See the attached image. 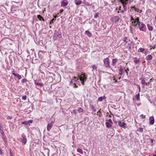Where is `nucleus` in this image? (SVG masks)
I'll list each match as a JSON object with an SVG mask.
<instances>
[{
  "label": "nucleus",
  "instance_id": "obj_52",
  "mask_svg": "<svg viewBox=\"0 0 156 156\" xmlns=\"http://www.w3.org/2000/svg\"><path fill=\"white\" fill-rule=\"evenodd\" d=\"M10 156H13V155L12 154V153L11 152V151H10Z\"/></svg>",
  "mask_w": 156,
  "mask_h": 156
},
{
  "label": "nucleus",
  "instance_id": "obj_58",
  "mask_svg": "<svg viewBox=\"0 0 156 156\" xmlns=\"http://www.w3.org/2000/svg\"><path fill=\"white\" fill-rule=\"evenodd\" d=\"M131 9H134V8H135V7H134V6H131Z\"/></svg>",
  "mask_w": 156,
  "mask_h": 156
},
{
  "label": "nucleus",
  "instance_id": "obj_48",
  "mask_svg": "<svg viewBox=\"0 0 156 156\" xmlns=\"http://www.w3.org/2000/svg\"><path fill=\"white\" fill-rule=\"evenodd\" d=\"M0 154L1 155H2V152L1 149H0Z\"/></svg>",
  "mask_w": 156,
  "mask_h": 156
},
{
  "label": "nucleus",
  "instance_id": "obj_14",
  "mask_svg": "<svg viewBox=\"0 0 156 156\" xmlns=\"http://www.w3.org/2000/svg\"><path fill=\"white\" fill-rule=\"evenodd\" d=\"M2 138L3 140V141L4 142L5 146H6L7 143V139L6 137H5L4 136H2Z\"/></svg>",
  "mask_w": 156,
  "mask_h": 156
},
{
  "label": "nucleus",
  "instance_id": "obj_32",
  "mask_svg": "<svg viewBox=\"0 0 156 156\" xmlns=\"http://www.w3.org/2000/svg\"><path fill=\"white\" fill-rule=\"evenodd\" d=\"M77 111L79 113L82 112L83 111V109H82V108H79L77 109Z\"/></svg>",
  "mask_w": 156,
  "mask_h": 156
},
{
  "label": "nucleus",
  "instance_id": "obj_33",
  "mask_svg": "<svg viewBox=\"0 0 156 156\" xmlns=\"http://www.w3.org/2000/svg\"><path fill=\"white\" fill-rule=\"evenodd\" d=\"M92 67L93 70H97V66L96 65H93Z\"/></svg>",
  "mask_w": 156,
  "mask_h": 156
},
{
  "label": "nucleus",
  "instance_id": "obj_25",
  "mask_svg": "<svg viewBox=\"0 0 156 156\" xmlns=\"http://www.w3.org/2000/svg\"><path fill=\"white\" fill-rule=\"evenodd\" d=\"M147 27L148 29L150 31H152L153 30V28L152 26H151L149 24H147Z\"/></svg>",
  "mask_w": 156,
  "mask_h": 156
},
{
  "label": "nucleus",
  "instance_id": "obj_50",
  "mask_svg": "<svg viewBox=\"0 0 156 156\" xmlns=\"http://www.w3.org/2000/svg\"><path fill=\"white\" fill-rule=\"evenodd\" d=\"M125 11H124V10H122V11H121L120 12L122 13H123Z\"/></svg>",
  "mask_w": 156,
  "mask_h": 156
},
{
  "label": "nucleus",
  "instance_id": "obj_40",
  "mask_svg": "<svg viewBox=\"0 0 156 156\" xmlns=\"http://www.w3.org/2000/svg\"><path fill=\"white\" fill-rule=\"evenodd\" d=\"M124 70H125V72H126V73L127 74V75H128V71L129 70V69L127 68L126 69H124Z\"/></svg>",
  "mask_w": 156,
  "mask_h": 156
},
{
  "label": "nucleus",
  "instance_id": "obj_28",
  "mask_svg": "<svg viewBox=\"0 0 156 156\" xmlns=\"http://www.w3.org/2000/svg\"><path fill=\"white\" fill-rule=\"evenodd\" d=\"M77 151L78 152H79L81 154H83V150L80 148H78L77 150Z\"/></svg>",
  "mask_w": 156,
  "mask_h": 156
},
{
  "label": "nucleus",
  "instance_id": "obj_35",
  "mask_svg": "<svg viewBox=\"0 0 156 156\" xmlns=\"http://www.w3.org/2000/svg\"><path fill=\"white\" fill-rule=\"evenodd\" d=\"M135 19H134L133 17L131 16L130 21L132 23H133V21L135 20Z\"/></svg>",
  "mask_w": 156,
  "mask_h": 156
},
{
  "label": "nucleus",
  "instance_id": "obj_24",
  "mask_svg": "<svg viewBox=\"0 0 156 156\" xmlns=\"http://www.w3.org/2000/svg\"><path fill=\"white\" fill-rule=\"evenodd\" d=\"M134 62L136 64H138L139 63V62H140V60L138 58H134Z\"/></svg>",
  "mask_w": 156,
  "mask_h": 156
},
{
  "label": "nucleus",
  "instance_id": "obj_41",
  "mask_svg": "<svg viewBox=\"0 0 156 156\" xmlns=\"http://www.w3.org/2000/svg\"><path fill=\"white\" fill-rule=\"evenodd\" d=\"M73 112L74 113L76 114V113H77V112H78L77 110H76V109H74L73 110Z\"/></svg>",
  "mask_w": 156,
  "mask_h": 156
},
{
  "label": "nucleus",
  "instance_id": "obj_36",
  "mask_svg": "<svg viewBox=\"0 0 156 156\" xmlns=\"http://www.w3.org/2000/svg\"><path fill=\"white\" fill-rule=\"evenodd\" d=\"M129 44L127 45V47L129 48V49H131V46H132V45L131 44H129V43H128Z\"/></svg>",
  "mask_w": 156,
  "mask_h": 156
},
{
  "label": "nucleus",
  "instance_id": "obj_60",
  "mask_svg": "<svg viewBox=\"0 0 156 156\" xmlns=\"http://www.w3.org/2000/svg\"><path fill=\"white\" fill-rule=\"evenodd\" d=\"M134 39L135 40H137L138 38H137V37H136L134 38Z\"/></svg>",
  "mask_w": 156,
  "mask_h": 156
},
{
  "label": "nucleus",
  "instance_id": "obj_5",
  "mask_svg": "<svg viewBox=\"0 0 156 156\" xmlns=\"http://www.w3.org/2000/svg\"><path fill=\"white\" fill-rule=\"evenodd\" d=\"M54 123V121H51L50 123L48 124L47 126V130L48 131H49L50 130Z\"/></svg>",
  "mask_w": 156,
  "mask_h": 156
},
{
  "label": "nucleus",
  "instance_id": "obj_17",
  "mask_svg": "<svg viewBox=\"0 0 156 156\" xmlns=\"http://www.w3.org/2000/svg\"><path fill=\"white\" fill-rule=\"evenodd\" d=\"M75 4L76 5H79L82 3V1L81 0H75Z\"/></svg>",
  "mask_w": 156,
  "mask_h": 156
},
{
  "label": "nucleus",
  "instance_id": "obj_38",
  "mask_svg": "<svg viewBox=\"0 0 156 156\" xmlns=\"http://www.w3.org/2000/svg\"><path fill=\"white\" fill-rule=\"evenodd\" d=\"M140 116L142 119H144L145 118L146 116L145 115H144L143 114H141L140 115Z\"/></svg>",
  "mask_w": 156,
  "mask_h": 156
},
{
  "label": "nucleus",
  "instance_id": "obj_37",
  "mask_svg": "<svg viewBox=\"0 0 156 156\" xmlns=\"http://www.w3.org/2000/svg\"><path fill=\"white\" fill-rule=\"evenodd\" d=\"M27 97L26 95H24L22 97V99L23 100H25L27 99Z\"/></svg>",
  "mask_w": 156,
  "mask_h": 156
},
{
  "label": "nucleus",
  "instance_id": "obj_51",
  "mask_svg": "<svg viewBox=\"0 0 156 156\" xmlns=\"http://www.w3.org/2000/svg\"><path fill=\"white\" fill-rule=\"evenodd\" d=\"M134 10H135L136 12H138V11H137V10H138V9H136V8H134Z\"/></svg>",
  "mask_w": 156,
  "mask_h": 156
},
{
  "label": "nucleus",
  "instance_id": "obj_21",
  "mask_svg": "<svg viewBox=\"0 0 156 156\" xmlns=\"http://www.w3.org/2000/svg\"><path fill=\"white\" fill-rule=\"evenodd\" d=\"M85 34L89 37H90L92 35L91 33L88 30H86L85 31Z\"/></svg>",
  "mask_w": 156,
  "mask_h": 156
},
{
  "label": "nucleus",
  "instance_id": "obj_4",
  "mask_svg": "<svg viewBox=\"0 0 156 156\" xmlns=\"http://www.w3.org/2000/svg\"><path fill=\"white\" fill-rule=\"evenodd\" d=\"M119 20V17L118 16H116L112 17L111 19V20L113 22L117 23Z\"/></svg>",
  "mask_w": 156,
  "mask_h": 156
},
{
  "label": "nucleus",
  "instance_id": "obj_13",
  "mask_svg": "<svg viewBox=\"0 0 156 156\" xmlns=\"http://www.w3.org/2000/svg\"><path fill=\"white\" fill-rule=\"evenodd\" d=\"M117 58L112 59V65L113 66H115L117 63Z\"/></svg>",
  "mask_w": 156,
  "mask_h": 156
},
{
  "label": "nucleus",
  "instance_id": "obj_26",
  "mask_svg": "<svg viewBox=\"0 0 156 156\" xmlns=\"http://www.w3.org/2000/svg\"><path fill=\"white\" fill-rule=\"evenodd\" d=\"M135 98H136V100L138 101H139L140 100V93H138L136 95H135Z\"/></svg>",
  "mask_w": 156,
  "mask_h": 156
},
{
  "label": "nucleus",
  "instance_id": "obj_10",
  "mask_svg": "<svg viewBox=\"0 0 156 156\" xmlns=\"http://www.w3.org/2000/svg\"><path fill=\"white\" fill-rule=\"evenodd\" d=\"M33 121L32 120H29L27 121H25L22 122L23 124H25L26 125H30V123H32Z\"/></svg>",
  "mask_w": 156,
  "mask_h": 156
},
{
  "label": "nucleus",
  "instance_id": "obj_44",
  "mask_svg": "<svg viewBox=\"0 0 156 156\" xmlns=\"http://www.w3.org/2000/svg\"><path fill=\"white\" fill-rule=\"evenodd\" d=\"M98 17V14L97 13L94 16V17L95 18H97Z\"/></svg>",
  "mask_w": 156,
  "mask_h": 156
},
{
  "label": "nucleus",
  "instance_id": "obj_27",
  "mask_svg": "<svg viewBox=\"0 0 156 156\" xmlns=\"http://www.w3.org/2000/svg\"><path fill=\"white\" fill-rule=\"evenodd\" d=\"M37 18L40 20H42L43 21H44V19L40 15H39L37 16Z\"/></svg>",
  "mask_w": 156,
  "mask_h": 156
},
{
  "label": "nucleus",
  "instance_id": "obj_29",
  "mask_svg": "<svg viewBox=\"0 0 156 156\" xmlns=\"http://www.w3.org/2000/svg\"><path fill=\"white\" fill-rule=\"evenodd\" d=\"M35 84L37 86H40V87H42V86H43V83H35Z\"/></svg>",
  "mask_w": 156,
  "mask_h": 156
},
{
  "label": "nucleus",
  "instance_id": "obj_49",
  "mask_svg": "<svg viewBox=\"0 0 156 156\" xmlns=\"http://www.w3.org/2000/svg\"><path fill=\"white\" fill-rule=\"evenodd\" d=\"M63 9H61V10H60V13H61L62 12H63Z\"/></svg>",
  "mask_w": 156,
  "mask_h": 156
},
{
  "label": "nucleus",
  "instance_id": "obj_55",
  "mask_svg": "<svg viewBox=\"0 0 156 156\" xmlns=\"http://www.w3.org/2000/svg\"><path fill=\"white\" fill-rule=\"evenodd\" d=\"M93 111L94 112H96V110L94 108H93V109H92Z\"/></svg>",
  "mask_w": 156,
  "mask_h": 156
},
{
  "label": "nucleus",
  "instance_id": "obj_22",
  "mask_svg": "<svg viewBox=\"0 0 156 156\" xmlns=\"http://www.w3.org/2000/svg\"><path fill=\"white\" fill-rule=\"evenodd\" d=\"M68 5V3L64 2V0H63L61 3V6H66Z\"/></svg>",
  "mask_w": 156,
  "mask_h": 156
},
{
  "label": "nucleus",
  "instance_id": "obj_6",
  "mask_svg": "<svg viewBox=\"0 0 156 156\" xmlns=\"http://www.w3.org/2000/svg\"><path fill=\"white\" fill-rule=\"evenodd\" d=\"M104 63L106 67H110L109 63L108 61V58H106L104 59Z\"/></svg>",
  "mask_w": 156,
  "mask_h": 156
},
{
  "label": "nucleus",
  "instance_id": "obj_62",
  "mask_svg": "<svg viewBox=\"0 0 156 156\" xmlns=\"http://www.w3.org/2000/svg\"><path fill=\"white\" fill-rule=\"evenodd\" d=\"M54 20H55V19H54V18H53V19H52V20L51 21H52V22H53Z\"/></svg>",
  "mask_w": 156,
  "mask_h": 156
},
{
  "label": "nucleus",
  "instance_id": "obj_9",
  "mask_svg": "<svg viewBox=\"0 0 156 156\" xmlns=\"http://www.w3.org/2000/svg\"><path fill=\"white\" fill-rule=\"evenodd\" d=\"M139 17H137L135 19V20L133 21V25L135 26H136L138 24H139Z\"/></svg>",
  "mask_w": 156,
  "mask_h": 156
},
{
  "label": "nucleus",
  "instance_id": "obj_18",
  "mask_svg": "<svg viewBox=\"0 0 156 156\" xmlns=\"http://www.w3.org/2000/svg\"><path fill=\"white\" fill-rule=\"evenodd\" d=\"M152 56L151 55H148L146 57V59L147 61L151 60L152 59Z\"/></svg>",
  "mask_w": 156,
  "mask_h": 156
},
{
  "label": "nucleus",
  "instance_id": "obj_12",
  "mask_svg": "<svg viewBox=\"0 0 156 156\" xmlns=\"http://www.w3.org/2000/svg\"><path fill=\"white\" fill-rule=\"evenodd\" d=\"M113 124L110 122H106L105 123L106 127L108 128H111Z\"/></svg>",
  "mask_w": 156,
  "mask_h": 156
},
{
  "label": "nucleus",
  "instance_id": "obj_23",
  "mask_svg": "<svg viewBox=\"0 0 156 156\" xmlns=\"http://www.w3.org/2000/svg\"><path fill=\"white\" fill-rule=\"evenodd\" d=\"M127 4V3L126 2L122 3L123 8L125 11H126V5Z\"/></svg>",
  "mask_w": 156,
  "mask_h": 156
},
{
  "label": "nucleus",
  "instance_id": "obj_53",
  "mask_svg": "<svg viewBox=\"0 0 156 156\" xmlns=\"http://www.w3.org/2000/svg\"><path fill=\"white\" fill-rule=\"evenodd\" d=\"M149 82H147L146 85H149Z\"/></svg>",
  "mask_w": 156,
  "mask_h": 156
},
{
  "label": "nucleus",
  "instance_id": "obj_3",
  "mask_svg": "<svg viewBox=\"0 0 156 156\" xmlns=\"http://www.w3.org/2000/svg\"><path fill=\"white\" fill-rule=\"evenodd\" d=\"M118 125L120 127L124 129H126L127 128L126 124L123 122L119 121Z\"/></svg>",
  "mask_w": 156,
  "mask_h": 156
},
{
  "label": "nucleus",
  "instance_id": "obj_61",
  "mask_svg": "<svg viewBox=\"0 0 156 156\" xmlns=\"http://www.w3.org/2000/svg\"><path fill=\"white\" fill-rule=\"evenodd\" d=\"M139 91H140V87L139 86Z\"/></svg>",
  "mask_w": 156,
  "mask_h": 156
},
{
  "label": "nucleus",
  "instance_id": "obj_42",
  "mask_svg": "<svg viewBox=\"0 0 156 156\" xmlns=\"http://www.w3.org/2000/svg\"><path fill=\"white\" fill-rule=\"evenodd\" d=\"M2 130V125L1 123H0V131Z\"/></svg>",
  "mask_w": 156,
  "mask_h": 156
},
{
  "label": "nucleus",
  "instance_id": "obj_19",
  "mask_svg": "<svg viewBox=\"0 0 156 156\" xmlns=\"http://www.w3.org/2000/svg\"><path fill=\"white\" fill-rule=\"evenodd\" d=\"M105 98H106V97L105 96L101 97H99L98 98V101H102V100H103L105 99Z\"/></svg>",
  "mask_w": 156,
  "mask_h": 156
},
{
  "label": "nucleus",
  "instance_id": "obj_15",
  "mask_svg": "<svg viewBox=\"0 0 156 156\" xmlns=\"http://www.w3.org/2000/svg\"><path fill=\"white\" fill-rule=\"evenodd\" d=\"M119 75H122L125 72L124 69L122 68H121L119 69Z\"/></svg>",
  "mask_w": 156,
  "mask_h": 156
},
{
  "label": "nucleus",
  "instance_id": "obj_46",
  "mask_svg": "<svg viewBox=\"0 0 156 156\" xmlns=\"http://www.w3.org/2000/svg\"><path fill=\"white\" fill-rule=\"evenodd\" d=\"M12 118V116H8L7 117L8 119H11Z\"/></svg>",
  "mask_w": 156,
  "mask_h": 156
},
{
  "label": "nucleus",
  "instance_id": "obj_57",
  "mask_svg": "<svg viewBox=\"0 0 156 156\" xmlns=\"http://www.w3.org/2000/svg\"><path fill=\"white\" fill-rule=\"evenodd\" d=\"M74 86L75 87H77V86L76 85V84L75 83H74Z\"/></svg>",
  "mask_w": 156,
  "mask_h": 156
},
{
  "label": "nucleus",
  "instance_id": "obj_45",
  "mask_svg": "<svg viewBox=\"0 0 156 156\" xmlns=\"http://www.w3.org/2000/svg\"><path fill=\"white\" fill-rule=\"evenodd\" d=\"M127 1H126V0H120V2H121V3H123V2H126Z\"/></svg>",
  "mask_w": 156,
  "mask_h": 156
},
{
  "label": "nucleus",
  "instance_id": "obj_1",
  "mask_svg": "<svg viewBox=\"0 0 156 156\" xmlns=\"http://www.w3.org/2000/svg\"><path fill=\"white\" fill-rule=\"evenodd\" d=\"M139 28L140 30L145 32L146 30V25L143 23L140 22L138 24Z\"/></svg>",
  "mask_w": 156,
  "mask_h": 156
},
{
  "label": "nucleus",
  "instance_id": "obj_2",
  "mask_svg": "<svg viewBox=\"0 0 156 156\" xmlns=\"http://www.w3.org/2000/svg\"><path fill=\"white\" fill-rule=\"evenodd\" d=\"M78 77L79 78L80 80L81 81V83L83 85H84V82L86 80L87 77H85L84 74H81V75Z\"/></svg>",
  "mask_w": 156,
  "mask_h": 156
},
{
  "label": "nucleus",
  "instance_id": "obj_16",
  "mask_svg": "<svg viewBox=\"0 0 156 156\" xmlns=\"http://www.w3.org/2000/svg\"><path fill=\"white\" fill-rule=\"evenodd\" d=\"M148 81V79H147L146 78H145L142 80L141 83L143 84L146 85L147 82Z\"/></svg>",
  "mask_w": 156,
  "mask_h": 156
},
{
  "label": "nucleus",
  "instance_id": "obj_39",
  "mask_svg": "<svg viewBox=\"0 0 156 156\" xmlns=\"http://www.w3.org/2000/svg\"><path fill=\"white\" fill-rule=\"evenodd\" d=\"M57 36H58V37L59 38H60L61 37H62V34L60 33H59V34H58L57 35Z\"/></svg>",
  "mask_w": 156,
  "mask_h": 156
},
{
  "label": "nucleus",
  "instance_id": "obj_31",
  "mask_svg": "<svg viewBox=\"0 0 156 156\" xmlns=\"http://www.w3.org/2000/svg\"><path fill=\"white\" fill-rule=\"evenodd\" d=\"M144 48H141L138 49V52H143L144 51Z\"/></svg>",
  "mask_w": 156,
  "mask_h": 156
},
{
  "label": "nucleus",
  "instance_id": "obj_47",
  "mask_svg": "<svg viewBox=\"0 0 156 156\" xmlns=\"http://www.w3.org/2000/svg\"><path fill=\"white\" fill-rule=\"evenodd\" d=\"M78 79H79L77 78L74 77V79H73V80H74L75 81H76L77 80H78Z\"/></svg>",
  "mask_w": 156,
  "mask_h": 156
},
{
  "label": "nucleus",
  "instance_id": "obj_30",
  "mask_svg": "<svg viewBox=\"0 0 156 156\" xmlns=\"http://www.w3.org/2000/svg\"><path fill=\"white\" fill-rule=\"evenodd\" d=\"M106 122H110L112 123H113V122L111 119H106Z\"/></svg>",
  "mask_w": 156,
  "mask_h": 156
},
{
  "label": "nucleus",
  "instance_id": "obj_20",
  "mask_svg": "<svg viewBox=\"0 0 156 156\" xmlns=\"http://www.w3.org/2000/svg\"><path fill=\"white\" fill-rule=\"evenodd\" d=\"M123 41L125 42L126 43H127L129 41H130V39H128L127 37H125L123 38Z\"/></svg>",
  "mask_w": 156,
  "mask_h": 156
},
{
  "label": "nucleus",
  "instance_id": "obj_8",
  "mask_svg": "<svg viewBox=\"0 0 156 156\" xmlns=\"http://www.w3.org/2000/svg\"><path fill=\"white\" fill-rule=\"evenodd\" d=\"M149 124L150 125H153L154 123V118L153 116H151L149 118Z\"/></svg>",
  "mask_w": 156,
  "mask_h": 156
},
{
  "label": "nucleus",
  "instance_id": "obj_59",
  "mask_svg": "<svg viewBox=\"0 0 156 156\" xmlns=\"http://www.w3.org/2000/svg\"><path fill=\"white\" fill-rule=\"evenodd\" d=\"M25 80H26V79H23L22 80V83H23L24 82H23V81H25Z\"/></svg>",
  "mask_w": 156,
  "mask_h": 156
},
{
  "label": "nucleus",
  "instance_id": "obj_64",
  "mask_svg": "<svg viewBox=\"0 0 156 156\" xmlns=\"http://www.w3.org/2000/svg\"><path fill=\"white\" fill-rule=\"evenodd\" d=\"M153 156H156V154L153 155Z\"/></svg>",
  "mask_w": 156,
  "mask_h": 156
},
{
  "label": "nucleus",
  "instance_id": "obj_54",
  "mask_svg": "<svg viewBox=\"0 0 156 156\" xmlns=\"http://www.w3.org/2000/svg\"><path fill=\"white\" fill-rule=\"evenodd\" d=\"M153 139H150V141L152 143H153Z\"/></svg>",
  "mask_w": 156,
  "mask_h": 156
},
{
  "label": "nucleus",
  "instance_id": "obj_11",
  "mask_svg": "<svg viewBox=\"0 0 156 156\" xmlns=\"http://www.w3.org/2000/svg\"><path fill=\"white\" fill-rule=\"evenodd\" d=\"M22 139H21V141L24 144H25L27 143V139L25 136H22Z\"/></svg>",
  "mask_w": 156,
  "mask_h": 156
},
{
  "label": "nucleus",
  "instance_id": "obj_43",
  "mask_svg": "<svg viewBox=\"0 0 156 156\" xmlns=\"http://www.w3.org/2000/svg\"><path fill=\"white\" fill-rule=\"evenodd\" d=\"M1 133L2 134V136H4V133L3 132V130H0Z\"/></svg>",
  "mask_w": 156,
  "mask_h": 156
},
{
  "label": "nucleus",
  "instance_id": "obj_56",
  "mask_svg": "<svg viewBox=\"0 0 156 156\" xmlns=\"http://www.w3.org/2000/svg\"><path fill=\"white\" fill-rule=\"evenodd\" d=\"M58 131V132L60 133L61 131V130L60 129H59Z\"/></svg>",
  "mask_w": 156,
  "mask_h": 156
},
{
  "label": "nucleus",
  "instance_id": "obj_34",
  "mask_svg": "<svg viewBox=\"0 0 156 156\" xmlns=\"http://www.w3.org/2000/svg\"><path fill=\"white\" fill-rule=\"evenodd\" d=\"M138 131L140 132H143V128H140L138 130Z\"/></svg>",
  "mask_w": 156,
  "mask_h": 156
},
{
  "label": "nucleus",
  "instance_id": "obj_63",
  "mask_svg": "<svg viewBox=\"0 0 156 156\" xmlns=\"http://www.w3.org/2000/svg\"><path fill=\"white\" fill-rule=\"evenodd\" d=\"M115 80V82H117L116 80H115V79H114L113 80Z\"/></svg>",
  "mask_w": 156,
  "mask_h": 156
},
{
  "label": "nucleus",
  "instance_id": "obj_7",
  "mask_svg": "<svg viewBox=\"0 0 156 156\" xmlns=\"http://www.w3.org/2000/svg\"><path fill=\"white\" fill-rule=\"evenodd\" d=\"M12 73L15 76L17 77L18 79L20 80L21 79V76L18 74L15 73V72L14 70L12 71Z\"/></svg>",
  "mask_w": 156,
  "mask_h": 156
}]
</instances>
